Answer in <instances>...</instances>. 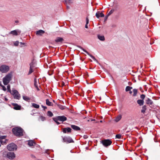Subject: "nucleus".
Here are the masks:
<instances>
[{
	"instance_id": "a19ab883",
	"label": "nucleus",
	"mask_w": 160,
	"mask_h": 160,
	"mask_svg": "<svg viewBox=\"0 0 160 160\" xmlns=\"http://www.w3.org/2000/svg\"><path fill=\"white\" fill-rule=\"evenodd\" d=\"M114 11V10H112V9L109 12V13H108V14L107 15V16H109L111 14H112L113 12Z\"/></svg>"
},
{
	"instance_id": "5fc2aeb1",
	"label": "nucleus",
	"mask_w": 160,
	"mask_h": 160,
	"mask_svg": "<svg viewBox=\"0 0 160 160\" xmlns=\"http://www.w3.org/2000/svg\"><path fill=\"white\" fill-rule=\"evenodd\" d=\"M20 43L21 44H22V45H24L25 44V43H23V42H20Z\"/></svg>"
},
{
	"instance_id": "f257e3e1",
	"label": "nucleus",
	"mask_w": 160,
	"mask_h": 160,
	"mask_svg": "<svg viewBox=\"0 0 160 160\" xmlns=\"http://www.w3.org/2000/svg\"><path fill=\"white\" fill-rule=\"evenodd\" d=\"M12 72H10L7 74L3 79V82L5 85H7L12 79Z\"/></svg>"
},
{
	"instance_id": "dca6fc26",
	"label": "nucleus",
	"mask_w": 160,
	"mask_h": 160,
	"mask_svg": "<svg viewBox=\"0 0 160 160\" xmlns=\"http://www.w3.org/2000/svg\"><path fill=\"white\" fill-rule=\"evenodd\" d=\"M36 64V62L34 59H33L32 62L30 63V67L34 68L35 67Z\"/></svg>"
},
{
	"instance_id": "13d9d810",
	"label": "nucleus",
	"mask_w": 160,
	"mask_h": 160,
	"mask_svg": "<svg viewBox=\"0 0 160 160\" xmlns=\"http://www.w3.org/2000/svg\"><path fill=\"white\" fill-rule=\"evenodd\" d=\"M84 138H87V136H84Z\"/></svg>"
},
{
	"instance_id": "680f3d73",
	"label": "nucleus",
	"mask_w": 160,
	"mask_h": 160,
	"mask_svg": "<svg viewBox=\"0 0 160 160\" xmlns=\"http://www.w3.org/2000/svg\"><path fill=\"white\" fill-rule=\"evenodd\" d=\"M98 122H99V121H96V123H98Z\"/></svg>"
},
{
	"instance_id": "c85d7f7f",
	"label": "nucleus",
	"mask_w": 160,
	"mask_h": 160,
	"mask_svg": "<svg viewBox=\"0 0 160 160\" xmlns=\"http://www.w3.org/2000/svg\"><path fill=\"white\" fill-rule=\"evenodd\" d=\"M8 152L4 151L2 153V156L4 158H7L8 154Z\"/></svg>"
},
{
	"instance_id": "423d86ee",
	"label": "nucleus",
	"mask_w": 160,
	"mask_h": 160,
	"mask_svg": "<svg viewBox=\"0 0 160 160\" xmlns=\"http://www.w3.org/2000/svg\"><path fill=\"white\" fill-rule=\"evenodd\" d=\"M63 142L67 143H69L73 142L72 139L69 137H62Z\"/></svg>"
},
{
	"instance_id": "0e129e2a",
	"label": "nucleus",
	"mask_w": 160,
	"mask_h": 160,
	"mask_svg": "<svg viewBox=\"0 0 160 160\" xmlns=\"http://www.w3.org/2000/svg\"><path fill=\"white\" fill-rule=\"evenodd\" d=\"M1 146V144H0V147Z\"/></svg>"
},
{
	"instance_id": "6ab92c4d",
	"label": "nucleus",
	"mask_w": 160,
	"mask_h": 160,
	"mask_svg": "<svg viewBox=\"0 0 160 160\" xmlns=\"http://www.w3.org/2000/svg\"><path fill=\"white\" fill-rule=\"evenodd\" d=\"M45 33L44 31L42 30H39L36 32V34L37 35L42 36Z\"/></svg>"
},
{
	"instance_id": "4468645a",
	"label": "nucleus",
	"mask_w": 160,
	"mask_h": 160,
	"mask_svg": "<svg viewBox=\"0 0 160 160\" xmlns=\"http://www.w3.org/2000/svg\"><path fill=\"white\" fill-rule=\"evenodd\" d=\"M39 84V82L37 79L35 78L34 79V86L38 90H39V89L38 88V85Z\"/></svg>"
},
{
	"instance_id": "b1692460",
	"label": "nucleus",
	"mask_w": 160,
	"mask_h": 160,
	"mask_svg": "<svg viewBox=\"0 0 160 160\" xmlns=\"http://www.w3.org/2000/svg\"><path fill=\"white\" fill-rule=\"evenodd\" d=\"M98 38L101 41H104L105 40V38L104 36H101L100 35H98Z\"/></svg>"
},
{
	"instance_id": "f3484780",
	"label": "nucleus",
	"mask_w": 160,
	"mask_h": 160,
	"mask_svg": "<svg viewBox=\"0 0 160 160\" xmlns=\"http://www.w3.org/2000/svg\"><path fill=\"white\" fill-rule=\"evenodd\" d=\"M96 16L97 18H98L100 17H104V15L102 12H98L96 13Z\"/></svg>"
},
{
	"instance_id": "09e8293b",
	"label": "nucleus",
	"mask_w": 160,
	"mask_h": 160,
	"mask_svg": "<svg viewBox=\"0 0 160 160\" xmlns=\"http://www.w3.org/2000/svg\"><path fill=\"white\" fill-rule=\"evenodd\" d=\"M42 107L44 109V110L47 108V107L46 106H44L43 105H42Z\"/></svg>"
},
{
	"instance_id": "603ef678",
	"label": "nucleus",
	"mask_w": 160,
	"mask_h": 160,
	"mask_svg": "<svg viewBox=\"0 0 160 160\" xmlns=\"http://www.w3.org/2000/svg\"><path fill=\"white\" fill-rule=\"evenodd\" d=\"M129 91V92L130 94H131L132 93V92L131 90L130 91Z\"/></svg>"
},
{
	"instance_id": "a878e982",
	"label": "nucleus",
	"mask_w": 160,
	"mask_h": 160,
	"mask_svg": "<svg viewBox=\"0 0 160 160\" xmlns=\"http://www.w3.org/2000/svg\"><path fill=\"white\" fill-rule=\"evenodd\" d=\"M147 109V107L145 105L142 106V109L141 110V112L143 113H144L145 112V111Z\"/></svg>"
},
{
	"instance_id": "0eeeda50",
	"label": "nucleus",
	"mask_w": 160,
	"mask_h": 160,
	"mask_svg": "<svg viewBox=\"0 0 160 160\" xmlns=\"http://www.w3.org/2000/svg\"><path fill=\"white\" fill-rule=\"evenodd\" d=\"M12 132L17 137H20L23 135V131H12Z\"/></svg>"
},
{
	"instance_id": "7c9ffc66",
	"label": "nucleus",
	"mask_w": 160,
	"mask_h": 160,
	"mask_svg": "<svg viewBox=\"0 0 160 160\" xmlns=\"http://www.w3.org/2000/svg\"><path fill=\"white\" fill-rule=\"evenodd\" d=\"M12 130H23L20 127H15L13 128Z\"/></svg>"
},
{
	"instance_id": "393cba45",
	"label": "nucleus",
	"mask_w": 160,
	"mask_h": 160,
	"mask_svg": "<svg viewBox=\"0 0 160 160\" xmlns=\"http://www.w3.org/2000/svg\"><path fill=\"white\" fill-rule=\"evenodd\" d=\"M46 104L48 106H52L53 105L52 103L50 102L48 99H47L46 100Z\"/></svg>"
},
{
	"instance_id": "8fccbe9b",
	"label": "nucleus",
	"mask_w": 160,
	"mask_h": 160,
	"mask_svg": "<svg viewBox=\"0 0 160 160\" xmlns=\"http://www.w3.org/2000/svg\"><path fill=\"white\" fill-rule=\"evenodd\" d=\"M61 85L62 86L65 85V83L64 82H62L61 83Z\"/></svg>"
},
{
	"instance_id": "e433bc0d",
	"label": "nucleus",
	"mask_w": 160,
	"mask_h": 160,
	"mask_svg": "<svg viewBox=\"0 0 160 160\" xmlns=\"http://www.w3.org/2000/svg\"><path fill=\"white\" fill-rule=\"evenodd\" d=\"M7 89H8V92H10L11 93H11L12 92V91H11L10 89V85H8L7 86Z\"/></svg>"
},
{
	"instance_id": "f8f14e48",
	"label": "nucleus",
	"mask_w": 160,
	"mask_h": 160,
	"mask_svg": "<svg viewBox=\"0 0 160 160\" xmlns=\"http://www.w3.org/2000/svg\"><path fill=\"white\" fill-rule=\"evenodd\" d=\"M15 157V155L13 152H8L7 158L10 159H13Z\"/></svg>"
},
{
	"instance_id": "412c9836",
	"label": "nucleus",
	"mask_w": 160,
	"mask_h": 160,
	"mask_svg": "<svg viewBox=\"0 0 160 160\" xmlns=\"http://www.w3.org/2000/svg\"><path fill=\"white\" fill-rule=\"evenodd\" d=\"M144 100H143L139 99L137 101V102L140 106L143 105L144 103Z\"/></svg>"
},
{
	"instance_id": "c03bdc74",
	"label": "nucleus",
	"mask_w": 160,
	"mask_h": 160,
	"mask_svg": "<svg viewBox=\"0 0 160 160\" xmlns=\"http://www.w3.org/2000/svg\"><path fill=\"white\" fill-rule=\"evenodd\" d=\"M62 130H72V129L70 128H63Z\"/></svg>"
},
{
	"instance_id": "864d4df0",
	"label": "nucleus",
	"mask_w": 160,
	"mask_h": 160,
	"mask_svg": "<svg viewBox=\"0 0 160 160\" xmlns=\"http://www.w3.org/2000/svg\"><path fill=\"white\" fill-rule=\"evenodd\" d=\"M91 121H96V120L95 119H91Z\"/></svg>"
},
{
	"instance_id": "2f4dec72",
	"label": "nucleus",
	"mask_w": 160,
	"mask_h": 160,
	"mask_svg": "<svg viewBox=\"0 0 160 160\" xmlns=\"http://www.w3.org/2000/svg\"><path fill=\"white\" fill-rule=\"evenodd\" d=\"M65 2L66 4H70L72 3V0H65Z\"/></svg>"
},
{
	"instance_id": "72a5a7b5",
	"label": "nucleus",
	"mask_w": 160,
	"mask_h": 160,
	"mask_svg": "<svg viewBox=\"0 0 160 160\" xmlns=\"http://www.w3.org/2000/svg\"><path fill=\"white\" fill-rule=\"evenodd\" d=\"M32 106L35 108H38L39 107V105L35 103H32Z\"/></svg>"
},
{
	"instance_id": "bb28decb",
	"label": "nucleus",
	"mask_w": 160,
	"mask_h": 160,
	"mask_svg": "<svg viewBox=\"0 0 160 160\" xmlns=\"http://www.w3.org/2000/svg\"><path fill=\"white\" fill-rule=\"evenodd\" d=\"M57 106L60 109L62 110L65 109L66 108L65 106H63L61 104H58Z\"/></svg>"
},
{
	"instance_id": "aec40b11",
	"label": "nucleus",
	"mask_w": 160,
	"mask_h": 160,
	"mask_svg": "<svg viewBox=\"0 0 160 160\" xmlns=\"http://www.w3.org/2000/svg\"><path fill=\"white\" fill-rule=\"evenodd\" d=\"M146 103L147 104L152 105L153 104V102L149 98H148L147 100H146Z\"/></svg>"
},
{
	"instance_id": "7ed1b4c3",
	"label": "nucleus",
	"mask_w": 160,
	"mask_h": 160,
	"mask_svg": "<svg viewBox=\"0 0 160 160\" xmlns=\"http://www.w3.org/2000/svg\"><path fill=\"white\" fill-rule=\"evenodd\" d=\"M11 94L13 95L14 98L15 99L19 100L21 98L20 95L19 94L18 92L14 89L12 90Z\"/></svg>"
},
{
	"instance_id": "c9c22d12",
	"label": "nucleus",
	"mask_w": 160,
	"mask_h": 160,
	"mask_svg": "<svg viewBox=\"0 0 160 160\" xmlns=\"http://www.w3.org/2000/svg\"><path fill=\"white\" fill-rule=\"evenodd\" d=\"M47 115L48 116H49L50 117H51L53 116V114L50 111H48L47 112Z\"/></svg>"
},
{
	"instance_id": "20e7f679",
	"label": "nucleus",
	"mask_w": 160,
	"mask_h": 160,
	"mask_svg": "<svg viewBox=\"0 0 160 160\" xmlns=\"http://www.w3.org/2000/svg\"><path fill=\"white\" fill-rule=\"evenodd\" d=\"M7 148L9 151H12L16 150L17 148V147L14 143H12L7 146Z\"/></svg>"
},
{
	"instance_id": "e2e57ef3",
	"label": "nucleus",
	"mask_w": 160,
	"mask_h": 160,
	"mask_svg": "<svg viewBox=\"0 0 160 160\" xmlns=\"http://www.w3.org/2000/svg\"><path fill=\"white\" fill-rule=\"evenodd\" d=\"M89 121H90V120H88V122H89Z\"/></svg>"
},
{
	"instance_id": "4d7b16f0",
	"label": "nucleus",
	"mask_w": 160,
	"mask_h": 160,
	"mask_svg": "<svg viewBox=\"0 0 160 160\" xmlns=\"http://www.w3.org/2000/svg\"><path fill=\"white\" fill-rule=\"evenodd\" d=\"M67 9H68L69 8V7L68 6H67Z\"/></svg>"
},
{
	"instance_id": "de8ad7c7",
	"label": "nucleus",
	"mask_w": 160,
	"mask_h": 160,
	"mask_svg": "<svg viewBox=\"0 0 160 160\" xmlns=\"http://www.w3.org/2000/svg\"><path fill=\"white\" fill-rule=\"evenodd\" d=\"M40 118H41V120L42 121H43L45 119V117H43L42 116L40 117Z\"/></svg>"
},
{
	"instance_id": "5701e85b",
	"label": "nucleus",
	"mask_w": 160,
	"mask_h": 160,
	"mask_svg": "<svg viewBox=\"0 0 160 160\" xmlns=\"http://www.w3.org/2000/svg\"><path fill=\"white\" fill-rule=\"evenodd\" d=\"M71 127L74 130H80V128L79 127L76 125H72Z\"/></svg>"
},
{
	"instance_id": "f03ea898",
	"label": "nucleus",
	"mask_w": 160,
	"mask_h": 160,
	"mask_svg": "<svg viewBox=\"0 0 160 160\" xmlns=\"http://www.w3.org/2000/svg\"><path fill=\"white\" fill-rule=\"evenodd\" d=\"M9 70V67L5 64H2L0 66V71L3 73H6Z\"/></svg>"
},
{
	"instance_id": "6e6552de",
	"label": "nucleus",
	"mask_w": 160,
	"mask_h": 160,
	"mask_svg": "<svg viewBox=\"0 0 160 160\" xmlns=\"http://www.w3.org/2000/svg\"><path fill=\"white\" fill-rule=\"evenodd\" d=\"M26 142L29 147L32 148L34 147L36 144L35 142L33 140H31L26 141Z\"/></svg>"
},
{
	"instance_id": "a211bd4d",
	"label": "nucleus",
	"mask_w": 160,
	"mask_h": 160,
	"mask_svg": "<svg viewBox=\"0 0 160 160\" xmlns=\"http://www.w3.org/2000/svg\"><path fill=\"white\" fill-rule=\"evenodd\" d=\"M56 42H62L64 41L63 38L60 37H58L55 40Z\"/></svg>"
},
{
	"instance_id": "f704fd0d",
	"label": "nucleus",
	"mask_w": 160,
	"mask_h": 160,
	"mask_svg": "<svg viewBox=\"0 0 160 160\" xmlns=\"http://www.w3.org/2000/svg\"><path fill=\"white\" fill-rule=\"evenodd\" d=\"M33 69L34 68H32L31 67H30L29 71L28 74V75L31 74L34 71Z\"/></svg>"
},
{
	"instance_id": "a18cd8bd",
	"label": "nucleus",
	"mask_w": 160,
	"mask_h": 160,
	"mask_svg": "<svg viewBox=\"0 0 160 160\" xmlns=\"http://www.w3.org/2000/svg\"><path fill=\"white\" fill-rule=\"evenodd\" d=\"M1 86L2 87V89L3 91H6V88L3 85H1Z\"/></svg>"
},
{
	"instance_id": "2eb2a0df",
	"label": "nucleus",
	"mask_w": 160,
	"mask_h": 160,
	"mask_svg": "<svg viewBox=\"0 0 160 160\" xmlns=\"http://www.w3.org/2000/svg\"><path fill=\"white\" fill-rule=\"evenodd\" d=\"M21 33V31H17L16 30H13L12 31H11L9 33L10 34H12L13 35H18V33H19V34H20Z\"/></svg>"
},
{
	"instance_id": "052dcab7",
	"label": "nucleus",
	"mask_w": 160,
	"mask_h": 160,
	"mask_svg": "<svg viewBox=\"0 0 160 160\" xmlns=\"http://www.w3.org/2000/svg\"><path fill=\"white\" fill-rule=\"evenodd\" d=\"M100 122H102V120H101V121H100Z\"/></svg>"
},
{
	"instance_id": "3c124183",
	"label": "nucleus",
	"mask_w": 160,
	"mask_h": 160,
	"mask_svg": "<svg viewBox=\"0 0 160 160\" xmlns=\"http://www.w3.org/2000/svg\"><path fill=\"white\" fill-rule=\"evenodd\" d=\"M108 16H107V17H106L105 18V19H104V21H106L107 20V17Z\"/></svg>"
},
{
	"instance_id": "49530a36",
	"label": "nucleus",
	"mask_w": 160,
	"mask_h": 160,
	"mask_svg": "<svg viewBox=\"0 0 160 160\" xmlns=\"http://www.w3.org/2000/svg\"><path fill=\"white\" fill-rule=\"evenodd\" d=\"M63 131L64 133H69L71 132V131Z\"/></svg>"
},
{
	"instance_id": "6e6d98bb",
	"label": "nucleus",
	"mask_w": 160,
	"mask_h": 160,
	"mask_svg": "<svg viewBox=\"0 0 160 160\" xmlns=\"http://www.w3.org/2000/svg\"><path fill=\"white\" fill-rule=\"evenodd\" d=\"M18 22H19V21H18V20H17V21H15V22H16V23H18Z\"/></svg>"
},
{
	"instance_id": "473e14b6",
	"label": "nucleus",
	"mask_w": 160,
	"mask_h": 160,
	"mask_svg": "<svg viewBox=\"0 0 160 160\" xmlns=\"http://www.w3.org/2000/svg\"><path fill=\"white\" fill-rule=\"evenodd\" d=\"M23 99L25 101H28L29 100H30V98L27 96H23Z\"/></svg>"
},
{
	"instance_id": "79ce46f5",
	"label": "nucleus",
	"mask_w": 160,
	"mask_h": 160,
	"mask_svg": "<svg viewBox=\"0 0 160 160\" xmlns=\"http://www.w3.org/2000/svg\"><path fill=\"white\" fill-rule=\"evenodd\" d=\"M145 97V96L144 94H142L140 96V98L142 99V100H143L144 99Z\"/></svg>"
},
{
	"instance_id": "1a4fd4ad",
	"label": "nucleus",
	"mask_w": 160,
	"mask_h": 160,
	"mask_svg": "<svg viewBox=\"0 0 160 160\" xmlns=\"http://www.w3.org/2000/svg\"><path fill=\"white\" fill-rule=\"evenodd\" d=\"M77 47L80 48L81 49H82L84 52L87 53L88 55H89L94 61H97V60L92 55L90 54L89 53H88L86 50L83 49L82 47H81L80 46H77Z\"/></svg>"
},
{
	"instance_id": "9d476101",
	"label": "nucleus",
	"mask_w": 160,
	"mask_h": 160,
	"mask_svg": "<svg viewBox=\"0 0 160 160\" xmlns=\"http://www.w3.org/2000/svg\"><path fill=\"white\" fill-rule=\"evenodd\" d=\"M57 119L55 118V120H58V121H62V122H64L66 121L67 120V118L66 117L64 116H58L56 117Z\"/></svg>"
},
{
	"instance_id": "58836bf2",
	"label": "nucleus",
	"mask_w": 160,
	"mask_h": 160,
	"mask_svg": "<svg viewBox=\"0 0 160 160\" xmlns=\"http://www.w3.org/2000/svg\"><path fill=\"white\" fill-rule=\"evenodd\" d=\"M55 118H56L57 119V117H55V118H53V120L54 121L58 124V125H59L60 124V123L58 121V120H55Z\"/></svg>"
},
{
	"instance_id": "4c0bfd02",
	"label": "nucleus",
	"mask_w": 160,
	"mask_h": 160,
	"mask_svg": "<svg viewBox=\"0 0 160 160\" xmlns=\"http://www.w3.org/2000/svg\"><path fill=\"white\" fill-rule=\"evenodd\" d=\"M86 23L85 26V27L86 28H88V26H87V25L89 23V19H88V17H87L86 18Z\"/></svg>"
},
{
	"instance_id": "ddd939ff",
	"label": "nucleus",
	"mask_w": 160,
	"mask_h": 160,
	"mask_svg": "<svg viewBox=\"0 0 160 160\" xmlns=\"http://www.w3.org/2000/svg\"><path fill=\"white\" fill-rule=\"evenodd\" d=\"M12 105L14 106L13 109L16 110H20L21 109V106L16 103H12Z\"/></svg>"
},
{
	"instance_id": "cd10ccee",
	"label": "nucleus",
	"mask_w": 160,
	"mask_h": 160,
	"mask_svg": "<svg viewBox=\"0 0 160 160\" xmlns=\"http://www.w3.org/2000/svg\"><path fill=\"white\" fill-rule=\"evenodd\" d=\"M133 96L134 97H135L137 96V92H138V90L136 89H134L133 90Z\"/></svg>"
},
{
	"instance_id": "c756f323",
	"label": "nucleus",
	"mask_w": 160,
	"mask_h": 160,
	"mask_svg": "<svg viewBox=\"0 0 160 160\" xmlns=\"http://www.w3.org/2000/svg\"><path fill=\"white\" fill-rule=\"evenodd\" d=\"M132 87L129 86H127L126 88L125 91L126 92H128L131 90V89H132Z\"/></svg>"
},
{
	"instance_id": "37998d69",
	"label": "nucleus",
	"mask_w": 160,
	"mask_h": 160,
	"mask_svg": "<svg viewBox=\"0 0 160 160\" xmlns=\"http://www.w3.org/2000/svg\"><path fill=\"white\" fill-rule=\"evenodd\" d=\"M19 42L18 41H16L14 43V45L15 46H18L19 44Z\"/></svg>"
},
{
	"instance_id": "4be33fe9",
	"label": "nucleus",
	"mask_w": 160,
	"mask_h": 160,
	"mask_svg": "<svg viewBox=\"0 0 160 160\" xmlns=\"http://www.w3.org/2000/svg\"><path fill=\"white\" fill-rule=\"evenodd\" d=\"M121 118H122V115L120 114L116 118L114 121L116 122H118L121 120Z\"/></svg>"
},
{
	"instance_id": "ea45409f",
	"label": "nucleus",
	"mask_w": 160,
	"mask_h": 160,
	"mask_svg": "<svg viewBox=\"0 0 160 160\" xmlns=\"http://www.w3.org/2000/svg\"><path fill=\"white\" fill-rule=\"evenodd\" d=\"M121 138V135L118 134L116 135V138L118 139H120Z\"/></svg>"
},
{
	"instance_id": "bf43d9fd",
	"label": "nucleus",
	"mask_w": 160,
	"mask_h": 160,
	"mask_svg": "<svg viewBox=\"0 0 160 160\" xmlns=\"http://www.w3.org/2000/svg\"><path fill=\"white\" fill-rule=\"evenodd\" d=\"M5 101H8V99L6 98H5Z\"/></svg>"
},
{
	"instance_id": "9b49d317",
	"label": "nucleus",
	"mask_w": 160,
	"mask_h": 160,
	"mask_svg": "<svg viewBox=\"0 0 160 160\" xmlns=\"http://www.w3.org/2000/svg\"><path fill=\"white\" fill-rule=\"evenodd\" d=\"M6 136H1L0 137V142L2 144H6L8 140L6 139Z\"/></svg>"
},
{
	"instance_id": "39448f33",
	"label": "nucleus",
	"mask_w": 160,
	"mask_h": 160,
	"mask_svg": "<svg viewBox=\"0 0 160 160\" xmlns=\"http://www.w3.org/2000/svg\"><path fill=\"white\" fill-rule=\"evenodd\" d=\"M102 144L105 147L110 145L112 143V142L109 139H105L102 141Z\"/></svg>"
}]
</instances>
